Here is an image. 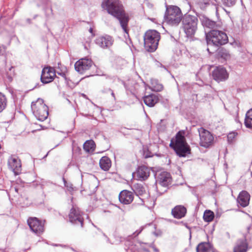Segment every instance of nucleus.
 <instances>
[{
    "label": "nucleus",
    "instance_id": "9",
    "mask_svg": "<svg viewBox=\"0 0 252 252\" xmlns=\"http://www.w3.org/2000/svg\"><path fill=\"white\" fill-rule=\"evenodd\" d=\"M68 218V220L71 223L79 224L81 227H83L84 220L83 217V213L78 207L73 206L69 211Z\"/></svg>",
    "mask_w": 252,
    "mask_h": 252
},
{
    "label": "nucleus",
    "instance_id": "37",
    "mask_svg": "<svg viewBox=\"0 0 252 252\" xmlns=\"http://www.w3.org/2000/svg\"><path fill=\"white\" fill-rule=\"evenodd\" d=\"M2 52V47L0 46V55L1 54Z\"/></svg>",
    "mask_w": 252,
    "mask_h": 252
},
{
    "label": "nucleus",
    "instance_id": "40",
    "mask_svg": "<svg viewBox=\"0 0 252 252\" xmlns=\"http://www.w3.org/2000/svg\"><path fill=\"white\" fill-rule=\"evenodd\" d=\"M15 191L16 192H17V193H18V189H17V188H15Z\"/></svg>",
    "mask_w": 252,
    "mask_h": 252
},
{
    "label": "nucleus",
    "instance_id": "39",
    "mask_svg": "<svg viewBox=\"0 0 252 252\" xmlns=\"http://www.w3.org/2000/svg\"><path fill=\"white\" fill-rule=\"evenodd\" d=\"M151 156H148V155H145V158H148L149 157H150Z\"/></svg>",
    "mask_w": 252,
    "mask_h": 252
},
{
    "label": "nucleus",
    "instance_id": "6",
    "mask_svg": "<svg viewBox=\"0 0 252 252\" xmlns=\"http://www.w3.org/2000/svg\"><path fill=\"white\" fill-rule=\"evenodd\" d=\"M208 45L211 43L217 46L224 45L228 42L227 34L220 31L213 30L206 34Z\"/></svg>",
    "mask_w": 252,
    "mask_h": 252
},
{
    "label": "nucleus",
    "instance_id": "13",
    "mask_svg": "<svg viewBox=\"0 0 252 252\" xmlns=\"http://www.w3.org/2000/svg\"><path fill=\"white\" fill-rule=\"evenodd\" d=\"M8 166L15 175H18L21 172V162L18 157L14 155L11 156L8 159Z\"/></svg>",
    "mask_w": 252,
    "mask_h": 252
},
{
    "label": "nucleus",
    "instance_id": "11",
    "mask_svg": "<svg viewBox=\"0 0 252 252\" xmlns=\"http://www.w3.org/2000/svg\"><path fill=\"white\" fill-rule=\"evenodd\" d=\"M93 64V62L91 59L82 58L75 63L74 66L77 72L83 74L86 71L90 69Z\"/></svg>",
    "mask_w": 252,
    "mask_h": 252
},
{
    "label": "nucleus",
    "instance_id": "16",
    "mask_svg": "<svg viewBox=\"0 0 252 252\" xmlns=\"http://www.w3.org/2000/svg\"><path fill=\"white\" fill-rule=\"evenodd\" d=\"M133 192L127 190H123L120 192L119 195L120 202L125 205L130 204L133 200Z\"/></svg>",
    "mask_w": 252,
    "mask_h": 252
},
{
    "label": "nucleus",
    "instance_id": "4",
    "mask_svg": "<svg viewBox=\"0 0 252 252\" xmlns=\"http://www.w3.org/2000/svg\"><path fill=\"white\" fill-rule=\"evenodd\" d=\"M160 39V34L156 30L147 31L144 35V46L150 52L156 51Z\"/></svg>",
    "mask_w": 252,
    "mask_h": 252
},
{
    "label": "nucleus",
    "instance_id": "28",
    "mask_svg": "<svg viewBox=\"0 0 252 252\" xmlns=\"http://www.w3.org/2000/svg\"><path fill=\"white\" fill-rule=\"evenodd\" d=\"M218 56L225 61L229 60L231 58L229 52L223 48H221L219 50Z\"/></svg>",
    "mask_w": 252,
    "mask_h": 252
},
{
    "label": "nucleus",
    "instance_id": "31",
    "mask_svg": "<svg viewBox=\"0 0 252 252\" xmlns=\"http://www.w3.org/2000/svg\"><path fill=\"white\" fill-rule=\"evenodd\" d=\"M6 75L9 81L12 80L13 77L15 75L14 67L11 66L9 68L8 70L6 71Z\"/></svg>",
    "mask_w": 252,
    "mask_h": 252
},
{
    "label": "nucleus",
    "instance_id": "22",
    "mask_svg": "<svg viewBox=\"0 0 252 252\" xmlns=\"http://www.w3.org/2000/svg\"><path fill=\"white\" fill-rule=\"evenodd\" d=\"M100 168L104 170L108 171L111 166V161L107 157H103L99 160Z\"/></svg>",
    "mask_w": 252,
    "mask_h": 252
},
{
    "label": "nucleus",
    "instance_id": "35",
    "mask_svg": "<svg viewBox=\"0 0 252 252\" xmlns=\"http://www.w3.org/2000/svg\"><path fill=\"white\" fill-rule=\"evenodd\" d=\"M136 191L139 194L142 195L144 192H145V190L143 187H141L137 189Z\"/></svg>",
    "mask_w": 252,
    "mask_h": 252
},
{
    "label": "nucleus",
    "instance_id": "20",
    "mask_svg": "<svg viewBox=\"0 0 252 252\" xmlns=\"http://www.w3.org/2000/svg\"><path fill=\"white\" fill-rule=\"evenodd\" d=\"M143 99L144 103L149 107L154 106L159 101L158 95L153 94L145 95Z\"/></svg>",
    "mask_w": 252,
    "mask_h": 252
},
{
    "label": "nucleus",
    "instance_id": "25",
    "mask_svg": "<svg viewBox=\"0 0 252 252\" xmlns=\"http://www.w3.org/2000/svg\"><path fill=\"white\" fill-rule=\"evenodd\" d=\"M95 144L93 140L86 141L83 145L84 150L88 153L93 152L95 150Z\"/></svg>",
    "mask_w": 252,
    "mask_h": 252
},
{
    "label": "nucleus",
    "instance_id": "3",
    "mask_svg": "<svg viewBox=\"0 0 252 252\" xmlns=\"http://www.w3.org/2000/svg\"><path fill=\"white\" fill-rule=\"evenodd\" d=\"M183 18V14L181 9L175 5H168L166 7L164 16V20L171 26H177Z\"/></svg>",
    "mask_w": 252,
    "mask_h": 252
},
{
    "label": "nucleus",
    "instance_id": "24",
    "mask_svg": "<svg viewBox=\"0 0 252 252\" xmlns=\"http://www.w3.org/2000/svg\"><path fill=\"white\" fill-rule=\"evenodd\" d=\"M97 42L102 48L109 47L113 43L111 38L109 37H100L97 39Z\"/></svg>",
    "mask_w": 252,
    "mask_h": 252
},
{
    "label": "nucleus",
    "instance_id": "41",
    "mask_svg": "<svg viewBox=\"0 0 252 252\" xmlns=\"http://www.w3.org/2000/svg\"><path fill=\"white\" fill-rule=\"evenodd\" d=\"M93 30L92 29H90V32H92Z\"/></svg>",
    "mask_w": 252,
    "mask_h": 252
},
{
    "label": "nucleus",
    "instance_id": "29",
    "mask_svg": "<svg viewBox=\"0 0 252 252\" xmlns=\"http://www.w3.org/2000/svg\"><path fill=\"white\" fill-rule=\"evenodd\" d=\"M215 217L214 213L211 210H206L203 215V219L206 222H211L213 220Z\"/></svg>",
    "mask_w": 252,
    "mask_h": 252
},
{
    "label": "nucleus",
    "instance_id": "14",
    "mask_svg": "<svg viewBox=\"0 0 252 252\" xmlns=\"http://www.w3.org/2000/svg\"><path fill=\"white\" fill-rule=\"evenodd\" d=\"M213 79L218 82L224 81L228 78L226 69L221 66L216 67L212 71Z\"/></svg>",
    "mask_w": 252,
    "mask_h": 252
},
{
    "label": "nucleus",
    "instance_id": "8",
    "mask_svg": "<svg viewBox=\"0 0 252 252\" xmlns=\"http://www.w3.org/2000/svg\"><path fill=\"white\" fill-rule=\"evenodd\" d=\"M199 135V144L200 146L208 148L213 145L214 137L213 134L203 127L198 129Z\"/></svg>",
    "mask_w": 252,
    "mask_h": 252
},
{
    "label": "nucleus",
    "instance_id": "21",
    "mask_svg": "<svg viewBox=\"0 0 252 252\" xmlns=\"http://www.w3.org/2000/svg\"><path fill=\"white\" fill-rule=\"evenodd\" d=\"M250 195L249 193L245 190L242 191L237 198L238 203L242 207H246L249 204Z\"/></svg>",
    "mask_w": 252,
    "mask_h": 252
},
{
    "label": "nucleus",
    "instance_id": "17",
    "mask_svg": "<svg viewBox=\"0 0 252 252\" xmlns=\"http://www.w3.org/2000/svg\"><path fill=\"white\" fill-rule=\"evenodd\" d=\"M187 213V209L183 205H177L171 210V214L177 219L184 217Z\"/></svg>",
    "mask_w": 252,
    "mask_h": 252
},
{
    "label": "nucleus",
    "instance_id": "5",
    "mask_svg": "<svg viewBox=\"0 0 252 252\" xmlns=\"http://www.w3.org/2000/svg\"><path fill=\"white\" fill-rule=\"evenodd\" d=\"M31 108L33 114L38 120L43 121L47 118L49 114L48 107L42 99L38 98L33 101Z\"/></svg>",
    "mask_w": 252,
    "mask_h": 252
},
{
    "label": "nucleus",
    "instance_id": "1",
    "mask_svg": "<svg viewBox=\"0 0 252 252\" xmlns=\"http://www.w3.org/2000/svg\"><path fill=\"white\" fill-rule=\"evenodd\" d=\"M102 8L118 19L125 33L128 34V23L129 18L126 13L124 6L120 0H104L101 4Z\"/></svg>",
    "mask_w": 252,
    "mask_h": 252
},
{
    "label": "nucleus",
    "instance_id": "18",
    "mask_svg": "<svg viewBox=\"0 0 252 252\" xmlns=\"http://www.w3.org/2000/svg\"><path fill=\"white\" fill-rule=\"evenodd\" d=\"M171 177L170 173L162 172L159 174L157 179V182L162 186L167 187L171 183Z\"/></svg>",
    "mask_w": 252,
    "mask_h": 252
},
{
    "label": "nucleus",
    "instance_id": "10",
    "mask_svg": "<svg viewBox=\"0 0 252 252\" xmlns=\"http://www.w3.org/2000/svg\"><path fill=\"white\" fill-rule=\"evenodd\" d=\"M27 223L32 231L38 235H41L44 231L45 220H41L36 217H30Z\"/></svg>",
    "mask_w": 252,
    "mask_h": 252
},
{
    "label": "nucleus",
    "instance_id": "2",
    "mask_svg": "<svg viewBox=\"0 0 252 252\" xmlns=\"http://www.w3.org/2000/svg\"><path fill=\"white\" fill-rule=\"evenodd\" d=\"M185 134L184 130H180L171 139L169 144L170 147L179 157H185L191 153L190 146L186 141Z\"/></svg>",
    "mask_w": 252,
    "mask_h": 252
},
{
    "label": "nucleus",
    "instance_id": "36",
    "mask_svg": "<svg viewBox=\"0 0 252 252\" xmlns=\"http://www.w3.org/2000/svg\"><path fill=\"white\" fill-rule=\"evenodd\" d=\"M109 91L111 92V95H112V96L114 98V99H115V94H114L113 91L112 90H111V89H109Z\"/></svg>",
    "mask_w": 252,
    "mask_h": 252
},
{
    "label": "nucleus",
    "instance_id": "7",
    "mask_svg": "<svg viewBox=\"0 0 252 252\" xmlns=\"http://www.w3.org/2000/svg\"><path fill=\"white\" fill-rule=\"evenodd\" d=\"M183 26L188 36H192L197 30L198 19L195 16L186 14L182 18Z\"/></svg>",
    "mask_w": 252,
    "mask_h": 252
},
{
    "label": "nucleus",
    "instance_id": "34",
    "mask_svg": "<svg viewBox=\"0 0 252 252\" xmlns=\"http://www.w3.org/2000/svg\"><path fill=\"white\" fill-rule=\"evenodd\" d=\"M236 0H223L224 4L227 6H231L233 5Z\"/></svg>",
    "mask_w": 252,
    "mask_h": 252
},
{
    "label": "nucleus",
    "instance_id": "30",
    "mask_svg": "<svg viewBox=\"0 0 252 252\" xmlns=\"http://www.w3.org/2000/svg\"><path fill=\"white\" fill-rule=\"evenodd\" d=\"M7 98L5 95L0 92V113L2 112L6 107Z\"/></svg>",
    "mask_w": 252,
    "mask_h": 252
},
{
    "label": "nucleus",
    "instance_id": "27",
    "mask_svg": "<svg viewBox=\"0 0 252 252\" xmlns=\"http://www.w3.org/2000/svg\"><path fill=\"white\" fill-rule=\"evenodd\" d=\"M245 125L247 127L252 129V109L248 111L246 114Z\"/></svg>",
    "mask_w": 252,
    "mask_h": 252
},
{
    "label": "nucleus",
    "instance_id": "12",
    "mask_svg": "<svg viewBox=\"0 0 252 252\" xmlns=\"http://www.w3.org/2000/svg\"><path fill=\"white\" fill-rule=\"evenodd\" d=\"M56 76V72L54 68L45 67L43 68L41 75V81L44 84L50 83Z\"/></svg>",
    "mask_w": 252,
    "mask_h": 252
},
{
    "label": "nucleus",
    "instance_id": "23",
    "mask_svg": "<svg viewBox=\"0 0 252 252\" xmlns=\"http://www.w3.org/2000/svg\"><path fill=\"white\" fill-rule=\"evenodd\" d=\"M150 85L151 90L154 92H160L163 89L162 84L160 83L157 79L155 78L150 79Z\"/></svg>",
    "mask_w": 252,
    "mask_h": 252
},
{
    "label": "nucleus",
    "instance_id": "15",
    "mask_svg": "<svg viewBox=\"0 0 252 252\" xmlns=\"http://www.w3.org/2000/svg\"><path fill=\"white\" fill-rule=\"evenodd\" d=\"M150 174V169L147 166L143 165L138 166L136 171L133 173L135 179L141 181L147 180Z\"/></svg>",
    "mask_w": 252,
    "mask_h": 252
},
{
    "label": "nucleus",
    "instance_id": "32",
    "mask_svg": "<svg viewBox=\"0 0 252 252\" xmlns=\"http://www.w3.org/2000/svg\"><path fill=\"white\" fill-rule=\"evenodd\" d=\"M198 5L201 9H204L206 6L209 5V0H200L198 3Z\"/></svg>",
    "mask_w": 252,
    "mask_h": 252
},
{
    "label": "nucleus",
    "instance_id": "26",
    "mask_svg": "<svg viewBox=\"0 0 252 252\" xmlns=\"http://www.w3.org/2000/svg\"><path fill=\"white\" fill-rule=\"evenodd\" d=\"M211 249L210 243L206 242L200 243L196 247L197 252H209Z\"/></svg>",
    "mask_w": 252,
    "mask_h": 252
},
{
    "label": "nucleus",
    "instance_id": "33",
    "mask_svg": "<svg viewBox=\"0 0 252 252\" xmlns=\"http://www.w3.org/2000/svg\"><path fill=\"white\" fill-rule=\"evenodd\" d=\"M237 133L235 132H232L229 133L227 135L228 140L229 141H232L233 139L237 136Z\"/></svg>",
    "mask_w": 252,
    "mask_h": 252
},
{
    "label": "nucleus",
    "instance_id": "19",
    "mask_svg": "<svg viewBox=\"0 0 252 252\" xmlns=\"http://www.w3.org/2000/svg\"><path fill=\"white\" fill-rule=\"evenodd\" d=\"M248 249V244L245 239H239L236 243L233 252H247Z\"/></svg>",
    "mask_w": 252,
    "mask_h": 252
},
{
    "label": "nucleus",
    "instance_id": "38",
    "mask_svg": "<svg viewBox=\"0 0 252 252\" xmlns=\"http://www.w3.org/2000/svg\"><path fill=\"white\" fill-rule=\"evenodd\" d=\"M207 51H208V52H209L210 53H212L213 52H211L210 50V49L209 48H207Z\"/></svg>",
    "mask_w": 252,
    "mask_h": 252
}]
</instances>
